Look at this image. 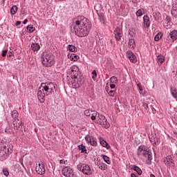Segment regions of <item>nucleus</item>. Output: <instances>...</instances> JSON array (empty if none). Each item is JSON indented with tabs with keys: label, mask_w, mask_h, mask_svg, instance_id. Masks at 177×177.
<instances>
[{
	"label": "nucleus",
	"mask_w": 177,
	"mask_h": 177,
	"mask_svg": "<svg viewBox=\"0 0 177 177\" xmlns=\"http://www.w3.org/2000/svg\"><path fill=\"white\" fill-rule=\"evenodd\" d=\"M113 34L115 35V40L118 41H121V38H122V29L120 27H116L113 31Z\"/></svg>",
	"instance_id": "7"
},
{
	"label": "nucleus",
	"mask_w": 177,
	"mask_h": 177,
	"mask_svg": "<svg viewBox=\"0 0 177 177\" xmlns=\"http://www.w3.org/2000/svg\"><path fill=\"white\" fill-rule=\"evenodd\" d=\"M137 156L138 157H141L144 160H147V164L148 165H151V160H153V153L151 151L150 149L146 145H140L137 149Z\"/></svg>",
	"instance_id": "2"
},
{
	"label": "nucleus",
	"mask_w": 177,
	"mask_h": 177,
	"mask_svg": "<svg viewBox=\"0 0 177 177\" xmlns=\"http://www.w3.org/2000/svg\"><path fill=\"white\" fill-rule=\"evenodd\" d=\"M9 56L10 57L13 56V53L10 52Z\"/></svg>",
	"instance_id": "62"
},
{
	"label": "nucleus",
	"mask_w": 177,
	"mask_h": 177,
	"mask_svg": "<svg viewBox=\"0 0 177 177\" xmlns=\"http://www.w3.org/2000/svg\"><path fill=\"white\" fill-rule=\"evenodd\" d=\"M26 30H28V32H34L35 28L32 25H29L26 27Z\"/></svg>",
	"instance_id": "38"
},
{
	"label": "nucleus",
	"mask_w": 177,
	"mask_h": 177,
	"mask_svg": "<svg viewBox=\"0 0 177 177\" xmlns=\"http://www.w3.org/2000/svg\"><path fill=\"white\" fill-rule=\"evenodd\" d=\"M5 132L6 133H12V129H10L9 127H6V129H5Z\"/></svg>",
	"instance_id": "51"
},
{
	"label": "nucleus",
	"mask_w": 177,
	"mask_h": 177,
	"mask_svg": "<svg viewBox=\"0 0 177 177\" xmlns=\"http://www.w3.org/2000/svg\"><path fill=\"white\" fill-rule=\"evenodd\" d=\"M143 23L146 26L147 28H149V27H150V18L149 17V15L144 16Z\"/></svg>",
	"instance_id": "20"
},
{
	"label": "nucleus",
	"mask_w": 177,
	"mask_h": 177,
	"mask_svg": "<svg viewBox=\"0 0 177 177\" xmlns=\"http://www.w3.org/2000/svg\"><path fill=\"white\" fill-rule=\"evenodd\" d=\"M96 77H97V75H93V76H92L93 80H95V78H96Z\"/></svg>",
	"instance_id": "60"
},
{
	"label": "nucleus",
	"mask_w": 177,
	"mask_h": 177,
	"mask_svg": "<svg viewBox=\"0 0 177 177\" xmlns=\"http://www.w3.org/2000/svg\"><path fill=\"white\" fill-rule=\"evenodd\" d=\"M171 13L174 17L177 18V8L173 7L171 9Z\"/></svg>",
	"instance_id": "33"
},
{
	"label": "nucleus",
	"mask_w": 177,
	"mask_h": 177,
	"mask_svg": "<svg viewBox=\"0 0 177 177\" xmlns=\"http://www.w3.org/2000/svg\"><path fill=\"white\" fill-rule=\"evenodd\" d=\"M157 60L158 64L160 65L165 62V57H164L162 55H158Z\"/></svg>",
	"instance_id": "27"
},
{
	"label": "nucleus",
	"mask_w": 177,
	"mask_h": 177,
	"mask_svg": "<svg viewBox=\"0 0 177 177\" xmlns=\"http://www.w3.org/2000/svg\"><path fill=\"white\" fill-rule=\"evenodd\" d=\"M85 140L86 141L87 143H91V140H93V137L90 136H86Z\"/></svg>",
	"instance_id": "43"
},
{
	"label": "nucleus",
	"mask_w": 177,
	"mask_h": 177,
	"mask_svg": "<svg viewBox=\"0 0 177 177\" xmlns=\"http://www.w3.org/2000/svg\"><path fill=\"white\" fill-rule=\"evenodd\" d=\"M11 117L15 120H17L19 118V111L17 110H14L11 112Z\"/></svg>",
	"instance_id": "29"
},
{
	"label": "nucleus",
	"mask_w": 177,
	"mask_h": 177,
	"mask_svg": "<svg viewBox=\"0 0 177 177\" xmlns=\"http://www.w3.org/2000/svg\"><path fill=\"white\" fill-rule=\"evenodd\" d=\"M92 113V111H89V110H85L84 111V115H86V117H89L91 115Z\"/></svg>",
	"instance_id": "49"
},
{
	"label": "nucleus",
	"mask_w": 177,
	"mask_h": 177,
	"mask_svg": "<svg viewBox=\"0 0 177 177\" xmlns=\"http://www.w3.org/2000/svg\"><path fill=\"white\" fill-rule=\"evenodd\" d=\"M170 92H171V96L174 99H177V91H176V88H175L174 87H170Z\"/></svg>",
	"instance_id": "26"
},
{
	"label": "nucleus",
	"mask_w": 177,
	"mask_h": 177,
	"mask_svg": "<svg viewBox=\"0 0 177 177\" xmlns=\"http://www.w3.org/2000/svg\"><path fill=\"white\" fill-rule=\"evenodd\" d=\"M78 150L81 151V153H84V154H88V152L86 151V147L84 145V144H81L78 146Z\"/></svg>",
	"instance_id": "24"
},
{
	"label": "nucleus",
	"mask_w": 177,
	"mask_h": 177,
	"mask_svg": "<svg viewBox=\"0 0 177 177\" xmlns=\"http://www.w3.org/2000/svg\"><path fill=\"white\" fill-rule=\"evenodd\" d=\"M177 39V30H174L171 31L169 33L167 34V40L169 41V42H175Z\"/></svg>",
	"instance_id": "6"
},
{
	"label": "nucleus",
	"mask_w": 177,
	"mask_h": 177,
	"mask_svg": "<svg viewBox=\"0 0 177 177\" xmlns=\"http://www.w3.org/2000/svg\"><path fill=\"white\" fill-rule=\"evenodd\" d=\"M111 89H115V84L114 83L110 84Z\"/></svg>",
	"instance_id": "54"
},
{
	"label": "nucleus",
	"mask_w": 177,
	"mask_h": 177,
	"mask_svg": "<svg viewBox=\"0 0 177 177\" xmlns=\"http://www.w3.org/2000/svg\"><path fill=\"white\" fill-rule=\"evenodd\" d=\"M20 24H21V21H17L15 23V26H20Z\"/></svg>",
	"instance_id": "55"
},
{
	"label": "nucleus",
	"mask_w": 177,
	"mask_h": 177,
	"mask_svg": "<svg viewBox=\"0 0 177 177\" xmlns=\"http://www.w3.org/2000/svg\"><path fill=\"white\" fill-rule=\"evenodd\" d=\"M68 50H70V52H77V49L75 48V46L73 45H68Z\"/></svg>",
	"instance_id": "34"
},
{
	"label": "nucleus",
	"mask_w": 177,
	"mask_h": 177,
	"mask_svg": "<svg viewBox=\"0 0 177 177\" xmlns=\"http://www.w3.org/2000/svg\"><path fill=\"white\" fill-rule=\"evenodd\" d=\"M106 92L108 93L109 96H111V97H114V95L115 93V91L114 90H111L109 91V90H106Z\"/></svg>",
	"instance_id": "45"
},
{
	"label": "nucleus",
	"mask_w": 177,
	"mask_h": 177,
	"mask_svg": "<svg viewBox=\"0 0 177 177\" xmlns=\"http://www.w3.org/2000/svg\"><path fill=\"white\" fill-rule=\"evenodd\" d=\"M49 168H51V169H53V167H50V165H49Z\"/></svg>",
	"instance_id": "64"
},
{
	"label": "nucleus",
	"mask_w": 177,
	"mask_h": 177,
	"mask_svg": "<svg viewBox=\"0 0 177 177\" xmlns=\"http://www.w3.org/2000/svg\"><path fill=\"white\" fill-rule=\"evenodd\" d=\"M118 81V80L117 79V77H115V76H112L110 78V82H111V84H117Z\"/></svg>",
	"instance_id": "41"
},
{
	"label": "nucleus",
	"mask_w": 177,
	"mask_h": 177,
	"mask_svg": "<svg viewBox=\"0 0 177 177\" xmlns=\"http://www.w3.org/2000/svg\"><path fill=\"white\" fill-rule=\"evenodd\" d=\"M75 24L76 26L73 27V29L77 37L82 38V37H86L89 34L91 25L89 24V21L85 17H77Z\"/></svg>",
	"instance_id": "1"
},
{
	"label": "nucleus",
	"mask_w": 177,
	"mask_h": 177,
	"mask_svg": "<svg viewBox=\"0 0 177 177\" xmlns=\"http://www.w3.org/2000/svg\"><path fill=\"white\" fill-rule=\"evenodd\" d=\"M94 9L97 13V15H99L100 13L99 12H102V4L101 3H96L95 6H94Z\"/></svg>",
	"instance_id": "22"
},
{
	"label": "nucleus",
	"mask_w": 177,
	"mask_h": 177,
	"mask_svg": "<svg viewBox=\"0 0 177 177\" xmlns=\"http://www.w3.org/2000/svg\"><path fill=\"white\" fill-rule=\"evenodd\" d=\"M99 20L102 24H104V17L103 16V14H99Z\"/></svg>",
	"instance_id": "42"
},
{
	"label": "nucleus",
	"mask_w": 177,
	"mask_h": 177,
	"mask_svg": "<svg viewBox=\"0 0 177 177\" xmlns=\"http://www.w3.org/2000/svg\"><path fill=\"white\" fill-rule=\"evenodd\" d=\"M136 16L138 17H140L142 16H143V10L142 9H139L137 12H136Z\"/></svg>",
	"instance_id": "44"
},
{
	"label": "nucleus",
	"mask_w": 177,
	"mask_h": 177,
	"mask_svg": "<svg viewBox=\"0 0 177 177\" xmlns=\"http://www.w3.org/2000/svg\"><path fill=\"white\" fill-rule=\"evenodd\" d=\"M59 162H60L61 164H64L65 162H64V160H59Z\"/></svg>",
	"instance_id": "59"
},
{
	"label": "nucleus",
	"mask_w": 177,
	"mask_h": 177,
	"mask_svg": "<svg viewBox=\"0 0 177 177\" xmlns=\"http://www.w3.org/2000/svg\"><path fill=\"white\" fill-rule=\"evenodd\" d=\"M62 175L66 177H71V175H74L73 173V169L69 166L65 167L62 170Z\"/></svg>",
	"instance_id": "9"
},
{
	"label": "nucleus",
	"mask_w": 177,
	"mask_h": 177,
	"mask_svg": "<svg viewBox=\"0 0 177 177\" xmlns=\"http://www.w3.org/2000/svg\"><path fill=\"white\" fill-rule=\"evenodd\" d=\"M131 177H138V176H136V174L132 173V174H131Z\"/></svg>",
	"instance_id": "58"
},
{
	"label": "nucleus",
	"mask_w": 177,
	"mask_h": 177,
	"mask_svg": "<svg viewBox=\"0 0 177 177\" xmlns=\"http://www.w3.org/2000/svg\"><path fill=\"white\" fill-rule=\"evenodd\" d=\"M44 88L41 90V87L39 88L37 91V97L40 103H44L45 102V96H46V93L44 92Z\"/></svg>",
	"instance_id": "10"
},
{
	"label": "nucleus",
	"mask_w": 177,
	"mask_h": 177,
	"mask_svg": "<svg viewBox=\"0 0 177 177\" xmlns=\"http://www.w3.org/2000/svg\"><path fill=\"white\" fill-rule=\"evenodd\" d=\"M28 22V19H24V21H23V24H27Z\"/></svg>",
	"instance_id": "57"
},
{
	"label": "nucleus",
	"mask_w": 177,
	"mask_h": 177,
	"mask_svg": "<svg viewBox=\"0 0 177 177\" xmlns=\"http://www.w3.org/2000/svg\"><path fill=\"white\" fill-rule=\"evenodd\" d=\"M8 53V50H4L2 51V54H1V56L3 57H5V56H6V54Z\"/></svg>",
	"instance_id": "52"
},
{
	"label": "nucleus",
	"mask_w": 177,
	"mask_h": 177,
	"mask_svg": "<svg viewBox=\"0 0 177 177\" xmlns=\"http://www.w3.org/2000/svg\"><path fill=\"white\" fill-rule=\"evenodd\" d=\"M151 177H156V176H154V174H151Z\"/></svg>",
	"instance_id": "63"
},
{
	"label": "nucleus",
	"mask_w": 177,
	"mask_h": 177,
	"mask_svg": "<svg viewBox=\"0 0 177 177\" xmlns=\"http://www.w3.org/2000/svg\"><path fill=\"white\" fill-rule=\"evenodd\" d=\"M45 165H41L39 164V167H36V172L37 174H38L39 175H44V174H45Z\"/></svg>",
	"instance_id": "16"
},
{
	"label": "nucleus",
	"mask_w": 177,
	"mask_h": 177,
	"mask_svg": "<svg viewBox=\"0 0 177 177\" xmlns=\"http://www.w3.org/2000/svg\"><path fill=\"white\" fill-rule=\"evenodd\" d=\"M137 88L139 91L140 95H143V87L142 86V84L138 83L137 84Z\"/></svg>",
	"instance_id": "35"
},
{
	"label": "nucleus",
	"mask_w": 177,
	"mask_h": 177,
	"mask_svg": "<svg viewBox=\"0 0 177 177\" xmlns=\"http://www.w3.org/2000/svg\"><path fill=\"white\" fill-rule=\"evenodd\" d=\"M163 162L166 165H169V167H171V168H174L175 167V163L174 162V160H172V156H167L164 158Z\"/></svg>",
	"instance_id": "11"
},
{
	"label": "nucleus",
	"mask_w": 177,
	"mask_h": 177,
	"mask_svg": "<svg viewBox=\"0 0 177 177\" xmlns=\"http://www.w3.org/2000/svg\"><path fill=\"white\" fill-rule=\"evenodd\" d=\"M162 38V33L159 32L156 36L154 37V41H160Z\"/></svg>",
	"instance_id": "32"
},
{
	"label": "nucleus",
	"mask_w": 177,
	"mask_h": 177,
	"mask_svg": "<svg viewBox=\"0 0 177 177\" xmlns=\"http://www.w3.org/2000/svg\"><path fill=\"white\" fill-rule=\"evenodd\" d=\"M134 32L133 30H129V35H131V37H133V35H134Z\"/></svg>",
	"instance_id": "53"
},
{
	"label": "nucleus",
	"mask_w": 177,
	"mask_h": 177,
	"mask_svg": "<svg viewBox=\"0 0 177 177\" xmlns=\"http://www.w3.org/2000/svg\"><path fill=\"white\" fill-rule=\"evenodd\" d=\"M82 172L84 175H91L92 172L91 171V167L86 164L83 165V168L82 169Z\"/></svg>",
	"instance_id": "14"
},
{
	"label": "nucleus",
	"mask_w": 177,
	"mask_h": 177,
	"mask_svg": "<svg viewBox=\"0 0 177 177\" xmlns=\"http://www.w3.org/2000/svg\"><path fill=\"white\" fill-rule=\"evenodd\" d=\"M142 107H144V109L147 110V111L150 110V109H153V106L151 105L149 106V104L146 102H142Z\"/></svg>",
	"instance_id": "37"
},
{
	"label": "nucleus",
	"mask_w": 177,
	"mask_h": 177,
	"mask_svg": "<svg viewBox=\"0 0 177 177\" xmlns=\"http://www.w3.org/2000/svg\"><path fill=\"white\" fill-rule=\"evenodd\" d=\"M41 86L46 92V96H50L51 95L55 96L57 92V84L55 83H41Z\"/></svg>",
	"instance_id": "3"
},
{
	"label": "nucleus",
	"mask_w": 177,
	"mask_h": 177,
	"mask_svg": "<svg viewBox=\"0 0 177 177\" xmlns=\"http://www.w3.org/2000/svg\"><path fill=\"white\" fill-rule=\"evenodd\" d=\"M158 15H160V12H158L153 13V17L155 19L156 21H157V20H158V18H157L158 17Z\"/></svg>",
	"instance_id": "47"
},
{
	"label": "nucleus",
	"mask_w": 177,
	"mask_h": 177,
	"mask_svg": "<svg viewBox=\"0 0 177 177\" xmlns=\"http://www.w3.org/2000/svg\"><path fill=\"white\" fill-rule=\"evenodd\" d=\"M17 12V6H13L10 8V13H11V15H16Z\"/></svg>",
	"instance_id": "36"
},
{
	"label": "nucleus",
	"mask_w": 177,
	"mask_h": 177,
	"mask_svg": "<svg viewBox=\"0 0 177 177\" xmlns=\"http://www.w3.org/2000/svg\"><path fill=\"white\" fill-rule=\"evenodd\" d=\"M81 84H82V83L78 79L73 80V81H72V85H73V88H75V89H77V88H81Z\"/></svg>",
	"instance_id": "17"
},
{
	"label": "nucleus",
	"mask_w": 177,
	"mask_h": 177,
	"mask_svg": "<svg viewBox=\"0 0 177 177\" xmlns=\"http://www.w3.org/2000/svg\"><path fill=\"white\" fill-rule=\"evenodd\" d=\"M78 75H80V72H71V77L72 80H78Z\"/></svg>",
	"instance_id": "30"
},
{
	"label": "nucleus",
	"mask_w": 177,
	"mask_h": 177,
	"mask_svg": "<svg viewBox=\"0 0 177 177\" xmlns=\"http://www.w3.org/2000/svg\"><path fill=\"white\" fill-rule=\"evenodd\" d=\"M126 55L131 63H136V55L131 50H127Z\"/></svg>",
	"instance_id": "13"
},
{
	"label": "nucleus",
	"mask_w": 177,
	"mask_h": 177,
	"mask_svg": "<svg viewBox=\"0 0 177 177\" xmlns=\"http://www.w3.org/2000/svg\"><path fill=\"white\" fill-rule=\"evenodd\" d=\"M80 59V57L75 54H71V60H73V62H77Z\"/></svg>",
	"instance_id": "39"
},
{
	"label": "nucleus",
	"mask_w": 177,
	"mask_h": 177,
	"mask_svg": "<svg viewBox=\"0 0 177 177\" xmlns=\"http://www.w3.org/2000/svg\"><path fill=\"white\" fill-rule=\"evenodd\" d=\"M71 72H80V68H78V66L73 65L71 66Z\"/></svg>",
	"instance_id": "40"
},
{
	"label": "nucleus",
	"mask_w": 177,
	"mask_h": 177,
	"mask_svg": "<svg viewBox=\"0 0 177 177\" xmlns=\"http://www.w3.org/2000/svg\"><path fill=\"white\" fill-rule=\"evenodd\" d=\"M100 145L103 146V147H106V149H110V145H109V143L106 142V140H104L102 137L100 138Z\"/></svg>",
	"instance_id": "23"
},
{
	"label": "nucleus",
	"mask_w": 177,
	"mask_h": 177,
	"mask_svg": "<svg viewBox=\"0 0 177 177\" xmlns=\"http://www.w3.org/2000/svg\"><path fill=\"white\" fill-rule=\"evenodd\" d=\"M131 169H133V171H136L137 174L138 175H142V169H140V168H139V167L133 165H131Z\"/></svg>",
	"instance_id": "25"
},
{
	"label": "nucleus",
	"mask_w": 177,
	"mask_h": 177,
	"mask_svg": "<svg viewBox=\"0 0 177 177\" xmlns=\"http://www.w3.org/2000/svg\"><path fill=\"white\" fill-rule=\"evenodd\" d=\"M91 120H97V117H99V115H100V113H97V111H91Z\"/></svg>",
	"instance_id": "28"
},
{
	"label": "nucleus",
	"mask_w": 177,
	"mask_h": 177,
	"mask_svg": "<svg viewBox=\"0 0 177 177\" xmlns=\"http://www.w3.org/2000/svg\"><path fill=\"white\" fill-rule=\"evenodd\" d=\"M41 62L45 67H52L55 64L53 57L46 52H43L41 54Z\"/></svg>",
	"instance_id": "4"
},
{
	"label": "nucleus",
	"mask_w": 177,
	"mask_h": 177,
	"mask_svg": "<svg viewBox=\"0 0 177 177\" xmlns=\"http://www.w3.org/2000/svg\"><path fill=\"white\" fill-rule=\"evenodd\" d=\"M31 49L33 52H38V50L41 49V46H39V44L35 41L31 44Z\"/></svg>",
	"instance_id": "19"
},
{
	"label": "nucleus",
	"mask_w": 177,
	"mask_h": 177,
	"mask_svg": "<svg viewBox=\"0 0 177 177\" xmlns=\"http://www.w3.org/2000/svg\"><path fill=\"white\" fill-rule=\"evenodd\" d=\"M97 165L101 171H106L107 169V165L101 161H98L97 162Z\"/></svg>",
	"instance_id": "18"
},
{
	"label": "nucleus",
	"mask_w": 177,
	"mask_h": 177,
	"mask_svg": "<svg viewBox=\"0 0 177 177\" xmlns=\"http://www.w3.org/2000/svg\"><path fill=\"white\" fill-rule=\"evenodd\" d=\"M12 124L16 129H20L23 127V122L19 119H15L12 122Z\"/></svg>",
	"instance_id": "15"
},
{
	"label": "nucleus",
	"mask_w": 177,
	"mask_h": 177,
	"mask_svg": "<svg viewBox=\"0 0 177 177\" xmlns=\"http://www.w3.org/2000/svg\"><path fill=\"white\" fill-rule=\"evenodd\" d=\"M92 74H93V75H97V73L96 72V70H93L92 71Z\"/></svg>",
	"instance_id": "56"
},
{
	"label": "nucleus",
	"mask_w": 177,
	"mask_h": 177,
	"mask_svg": "<svg viewBox=\"0 0 177 177\" xmlns=\"http://www.w3.org/2000/svg\"><path fill=\"white\" fill-rule=\"evenodd\" d=\"M149 139L151 144L154 145H158L160 143V138L157 137V135L156 134H149Z\"/></svg>",
	"instance_id": "12"
},
{
	"label": "nucleus",
	"mask_w": 177,
	"mask_h": 177,
	"mask_svg": "<svg viewBox=\"0 0 177 177\" xmlns=\"http://www.w3.org/2000/svg\"><path fill=\"white\" fill-rule=\"evenodd\" d=\"M77 169H79V171H81L82 172V169L84 168V164L80 163V164L77 165Z\"/></svg>",
	"instance_id": "48"
},
{
	"label": "nucleus",
	"mask_w": 177,
	"mask_h": 177,
	"mask_svg": "<svg viewBox=\"0 0 177 177\" xmlns=\"http://www.w3.org/2000/svg\"><path fill=\"white\" fill-rule=\"evenodd\" d=\"M95 122L100 125H102L104 128H109L110 127V124L107 122V119H106V117L102 114H100L97 116Z\"/></svg>",
	"instance_id": "5"
},
{
	"label": "nucleus",
	"mask_w": 177,
	"mask_h": 177,
	"mask_svg": "<svg viewBox=\"0 0 177 177\" xmlns=\"http://www.w3.org/2000/svg\"><path fill=\"white\" fill-rule=\"evenodd\" d=\"M167 24H169V23H171V20L169 19H167Z\"/></svg>",
	"instance_id": "61"
},
{
	"label": "nucleus",
	"mask_w": 177,
	"mask_h": 177,
	"mask_svg": "<svg viewBox=\"0 0 177 177\" xmlns=\"http://www.w3.org/2000/svg\"><path fill=\"white\" fill-rule=\"evenodd\" d=\"M12 151H13V145H9L8 146H1V152L2 153V154H11Z\"/></svg>",
	"instance_id": "8"
},
{
	"label": "nucleus",
	"mask_w": 177,
	"mask_h": 177,
	"mask_svg": "<svg viewBox=\"0 0 177 177\" xmlns=\"http://www.w3.org/2000/svg\"><path fill=\"white\" fill-rule=\"evenodd\" d=\"M128 46L131 49H135V46H136V44H135V39L132 38L129 39L128 41Z\"/></svg>",
	"instance_id": "21"
},
{
	"label": "nucleus",
	"mask_w": 177,
	"mask_h": 177,
	"mask_svg": "<svg viewBox=\"0 0 177 177\" xmlns=\"http://www.w3.org/2000/svg\"><path fill=\"white\" fill-rule=\"evenodd\" d=\"M90 145L91 146H97V142H96L95 140L93 138V140H91V142H90Z\"/></svg>",
	"instance_id": "50"
},
{
	"label": "nucleus",
	"mask_w": 177,
	"mask_h": 177,
	"mask_svg": "<svg viewBox=\"0 0 177 177\" xmlns=\"http://www.w3.org/2000/svg\"><path fill=\"white\" fill-rule=\"evenodd\" d=\"M3 173L5 176L6 177L9 176V171H8V169L6 168L3 169Z\"/></svg>",
	"instance_id": "46"
},
{
	"label": "nucleus",
	"mask_w": 177,
	"mask_h": 177,
	"mask_svg": "<svg viewBox=\"0 0 177 177\" xmlns=\"http://www.w3.org/2000/svg\"><path fill=\"white\" fill-rule=\"evenodd\" d=\"M101 157H102L104 161L106 162V164L111 165V161H110V158L106 155H102Z\"/></svg>",
	"instance_id": "31"
}]
</instances>
